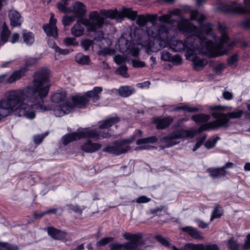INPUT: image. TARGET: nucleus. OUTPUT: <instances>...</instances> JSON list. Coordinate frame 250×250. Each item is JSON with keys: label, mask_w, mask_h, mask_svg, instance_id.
<instances>
[{"label": "nucleus", "mask_w": 250, "mask_h": 250, "mask_svg": "<svg viewBox=\"0 0 250 250\" xmlns=\"http://www.w3.org/2000/svg\"><path fill=\"white\" fill-rule=\"evenodd\" d=\"M40 59L37 58H29L25 60L26 67L36 64Z\"/></svg>", "instance_id": "obj_44"}, {"label": "nucleus", "mask_w": 250, "mask_h": 250, "mask_svg": "<svg viewBox=\"0 0 250 250\" xmlns=\"http://www.w3.org/2000/svg\"><path fill=\"white\" fill-rule=\"evenodd\" d=\"M55 50L56 52L62 55H66L69 53V51L68 49H63L57 46H55L54 47Z\"/></svg>", "instance_id": "obj_58"}, {"label": "nucleus", "mask_w": 250, "mask_h": 250, "mask_svg": "<svg viewBox=\"0 0 250 250\" xmlns=\"http://www.w3.org/2000/svg\"><path fill=\"white\" fill-rule=\"evenodd\" d=\"M222 214L219 212L218 208H215L213 210L212 215L210 218V221H212L215 218H218L221 217Z\"/></svg>", "instance_id": "obj_53"}, {"label": "nucleus", "mask_w": 250, "mask_h": 250, "mask_svg": "<svg viewBox=\"0 0 250 250\" xmlns=\"http://www.w3.org/2000/svg\"><path fill=\"white\" fill-rule=\"evenodd\" d=\"M132 64L135 67H143L145 66V62L135 60H132Z\"/></svg>", "instance_id": "obj_59"}, {"label": "nucleus", "mask_w": 250, "mask_h": 250, "mask_svg": "<svg viewBox=\"0 0 250 250\" xmlns=\"http://www.w3.org/2000/svg\"><path fill=\"white\" fill-rule=\"evenodd\" d=\"M207 171L209 173V176L214 179L224 177L227 173L226 170L222 167L209 168L207 169Z\"/></svg>", "instance_id": "obj_23"}, {"label": "nucleus", "mask_w": 250, "mask_h": 250, "mask_svg": "<svg viewBox=\"0 0 250 250\" xmlns=\"http://www.w3.org/2000/svg\"><path fill=\"white\" fill-rule=\"evenodd\" d=\"M182 229L183 231L187 232L191 237L195 239L200 240L203 239L201 234L196 229L191 227H186L183 228Z\"/></svg>", "instance_id": "obj_26"}, {"label": "nucleus", "mask_w": 250, "mask_h": 250, "mask_svg": "<svg viewBox=\"0 0 250 250\" xmlns=\"http://www.w3.org/2000/svg\"><path fill=\"white\" fill-rule=\"evenodd\" d=\"M10 34V31L8 30L6 25L4 23L2 26V30L0 34L1 41L2 42V44L5 43L8 41Z\"/></svg>", "instance_id": "obj_34"}, {"label": "nucleus", "mask_w": 250, "mask_h": 250, "mask_svg": "<svg viewBox=\"0 0 250 250\" xmlns=\"http://www.w3.org/2000/svg\"><path fill=\"white\" fill-rule=\"evenodd\" d=\"M71 111V106H69V103L66 102L65 104L57 106L54 109L53 112L56 117H62L68 114Z\"/></svg>", "instance_id": "obj_19"}, {"label": "nucleus", "mask_w": 250, "mask_h": 250, "mask_svg": "<svg viewBox=\"0 0 250 250\" xmlns=\"http://www.w3.org/2000/svg\"><path fill=\"white\" fill-rule=\"evenodd\" d=\"M50 70L42 68L34 74L32 85L5 92L0 101V120L10 111L19 117L32 120L36 117V108L42 111L51 110V107L42 104L50 88Z\"/></svg>", "instance_id": "obj_1"}, {"label": "nucleus", "mask_w": 250, "mask_h": 250, "mask_svg": "<svg viewBox=\"0 0 250 250\" xmlns=\"http://www.w3.org/2000/svg\"><path fill=\"white\" fill-rule=\"evenodd\" d=\"M48 135V133L46 132L43 134L37 135L34 136V142L37 144L39 145L41 143L43 140L44 138Z\"/></svg>", "instance_id": "obj_45"}, {"label": "nucleus", "mask_w": 250, "mask_h": 250, "mask_svg": "<svg viewBox=\"0 0 250 250\" xmlns=\"http://www.w3.org/2000/svg\"><path fill=\"white\" fill-rule=\"evenodd\" d=\"M172 57V55L167 51H163L162 53L161 58L164 61L170 62Z\"/></svg>", "instance_id": "obj_48"}, {"label": "nucleus", "mask_w": 250, "mask_h": 250, "mask_svg": "<svg viewBox=\"0 0 250 250\" xmlns=\"http://www.w3.org/2000/svg\"><path fill=\"white\" fill-rule=\"evenodd\" d=\"M242 26L246 28H250V19H247L242 23Z\"/></svg>", "instance_id": "obj_64"}, {"label": "nucleus", "mask_w": 250, "mask_h": 250, "mask_svg": "<svg viewBox=\"0 0 250 250\" xmlns=\"http://www.w3.org/2000/svg\"><path fill=\"white\" fill-rule=\"evenodd\" d=\"M66 94L65 92H57L53 94L51 96V101L53 103H59L65 100Z\"/></svg>", "instance_id": "obj_29"}, {"label": "nucleus", "mask_w": 250, "mask_h": 250, "mask_svg": "<svg viewBox=\"0 0 250 250\" xmlns=\"http://www.w3.org/2000/svg\"><path fill=\"white\" fill-rule=\"evenodd\" d=\"M76 62L80 64L89 65L90 59L88 56L84 55L82 53H78L75 56Z\"/></svg>", "instance_id": "obj_30"}, {"label": "nucleus", "mask_w": 250, "mask_h": 250, "mask_svg": "<svg viewBox=\"0 0 250 250\" xmlns=\"http://www.w3.org/2000/svg\"><path fill=\"white\" fill-rule=\"evenodd\" d=\"M190 18L192 20H196L198 22H202L205 19V16L197 10H191L190 11Z\"/></svg>", "instance_id": "obj_36"}, {"label": "nucleus", "mask_w": 250, "mask_h": 250, "mask_svg": "<svg viewBox=\"0 0 250 250\" xmlns=\"http://www.w3.org/2000/svg\"><path fill=\"white\" fill-rule=\"evenodd\" d=\"M238 61V56L237 54H234L231 57H229L227 62L229 65H232L234 64Z\"/></svg>", "instance_id": "obj_49"}, {"label": "nucleus", "mask_w": 250, "mask_h": 250, "mask_svg": "<svg viewBox=\"0 0 250 250\" xmlns=\"http://www.w3.org/2000/svg\"><path fill=\"white\" fill-rule=\"evenodd\" d=\"M172 62L175 65H180L182 63V60L181 57L179 55L172 56L171 60L170 61Z\"/></svg>", "instance_id": "obj_51"}, {"label": "nucleus", "mask_w": 250, "mask_h": 250, "mask_svg": "<svg viewBox=\"0 0 250 250\" xmlns=\"http://www.w3.org/2000/svg\"><path fill=\"white\" fill-rule=\"evenodd\" d=\"M22 38L23 42L27 45H30L34 42V35L31 32H23Z\"/></svg>", "instance_id": "obj_33"}, {"label": "nucleus", "mask_w": 250, "mask_h": 250, "mask_svg": "<svg viewBox=\"0 0 250 250\" xmlns=\"http://www.w3.org/2000/svg\"><path fill=\"white\" fill-rule=\"evenodd\" d=\"M111 134L108 132H102L96 130L86 129L81 132H76L71 134H67L62 138L63 144L67 145L69 143L79 140L81 138H87L95 139L96 140L101 138H106L110 137Z\"/></svg>", "instance_id": "obj_7"}, {"label": "nucleus", "mask_w": 250, "mask_h": 250, "mask_svg": "<svg viewBox=\"0 0 250 250\" xmlns=\"http://www.w3.org/2000/svg\"><path fill=\"white\" fill-rule=\"evenodd\" d=\"M120 121V119L117 116L108 118L100 122L99 128L100 129L107 128Z\"/></svg>", "instance_id": "obj_24"}, {"label": "nucleus", "mask_w": 250, "mask_h": 250, "mask_svg": "<svg viewBox=\"0 0 250 250\" xmlns=\"http://www.w3.org/2000/svg\"><path fill=\"white\" fill-rule=\"evenodd\" d=\"M134 91V88L128 86H121L118 89L119 95L123 97H127L130 96Z\"/></svg>", "instance_id": "obj_31"}, {"label": "nucleus", "mask_w": 250, "mask_h": 250, "mask_svg": "<svg viewBox=\"0 0 250 250\" xmlns=\"http://www.w3.org/2000/svg\"><path fill=\"white\" fill-rule=\"evenodd\" d=\"M127 67L125 65L121 66L119 69L116 70V73L122 75L125 78L127 77L126 74Z\"/></svg>", "instance_id": "obj_46"}, {"label": "nucleus", "mask_w": 250, "mask_h": 250, "mask_svg": "<svg viewBox=\"0 0 250 250\" xmlns=\"http://www.w3.org/2000/svg\"><path fill=\"white\" fill-rule=\"evenodd\" d=\"M92 44V42L89 40H85L81 42V45L84 50H88Z\"/></svg>", "instance_id": "obj_50"}, {"label": "nucleus", "mask_w": 250, "mask_h": 250, "mask_svg": "<svg viewBox=\"0 0 250 250\" xmlns=\"http://www.w3.org/2000/svg\"><path fill=\"white\" fill-rule=\"evenodd\" d=\"M133 140L134 137H131L128 139H125L115 141L111 145L106 146L103 149V151L115 155H119L125 153L130 149L129 144L132 142Z\"/></svg>", "instance_id": "obj_10"}, {"label": "nucleus", "mask_w": 250, "mask_h": 250, "mask_svg": "<svg viewBox=\"0 0 250 250\" xmlns=\"http://www.w3.org/2000/svg\"><path fill=\"white\" fill-rule=\"evenodd\" d=\"M193 62V68L196 71L202 70L208 63V61L204 59H200L197 56H194V52L193 55H191L189 59Z\"/></svg>", "instance_id": "obj_17"}, {"label": "nucleus", "mask_w": 250, "mask_h": 250, "mask_svg": "<svg viewBox=\"0 0 250 250\" xmlns=\"http://www.w3.org/2000/svg\"><path fill=\"white\" fill-rule=\"evenodd\" d=\"M113 238L112 237H104L102 238L97 243L98 246H103L106 245L110 242L113 241Z\"/></svg>", "instance_id": "obj_47"}, {"label": "nucleus", "mask_w": 250, "mask_h": 250, "mask_svg": "<svg viewBox=\"0 0 250 250\" xmlns=\"http://www.w3.org/2000/svg\"><path fill=\"white\" fill-rule=\"evenodd\" d=\"M218 29L222 34L219 42H218L217 37L212 33V25L209 23L202 24L198 29L202 34L203 40L208 43V46L211 48L208 54L212 57L224 55L233 47L234 42H229V37L225 33L226 27L219 23Z\"/></svg>", "instance_id": "obj_4"}, {"label": "nucleus", "mask_w": 250, "mask_h": 250, "mask_svg": "<svg viewBox=\"0 0 250 250\" xmlns=\"http://www.w3.org/2000/svg\"><path fill=\"white\" fill-rule=\"evenodd\" d=\"M114 59L115 62L118 64H122L125 61L124 57L120 55H116Z\"/></svg>", "instance_id": "obj_60"}, {"label": "nucleus", "mask_w": 250, "mask_h": 250, "mask_svg": "<svg viewBox=\"0 0 250 250\" xmlns=\"http://www.w3.org/2000/svg\"><path fill=\"white\" fill-rule=\"evenodd\" d=\"M217 9L224 13L229 14L240 13L244 11L241 4H237L233 1L222 3L219 4Z\"/></svg>", "instance_id": "obj_11"}, {"label": "nucleus", "mask_w": 250, "mask_h": 250, "mask_svg": "<svg viewBox=\"0 0 250 250\" xmlns=\"http://www.w3.org/2000/svg\"><path fill=\"white\" fill-rule=\"evenodd\" d=\"M150 201V199L147 197L146 196L142 195L139 197L136 200L137 203H146Z\"/></svg>", "instance_id": "obj_52"}, {"label": "nucleus", "mask_w": 250, "mask_h": 250, "mask_svg": "<svg viewBox=\"0 0 250 250\" xmlns=\"http://www.w3.org/2000/svg\"><path fill=\"white\" fill-rule=\"evenodd\" d=\"M147 22L152 23L146 30V33L149 39L143 40L141 39V43L142 45L151 48L154 45L153 42L150 41V38L165 41L168 39L170 28L164 24H157L156 21L158 20L157 14H146Z\"/></svg>", "instance_id": "obj_6"}, {"label": "nucleus", "mask_w": 250, "mask_h": 250, "mask_svg": "<svg viewBox=\"0 0 250 250\" xmlns=\"http://www.w3.org/2000/svg\"><path fill=\"white\" fill-rule=\"evenodd\" d=\"M157 141V139L156 137L153 136L146 138L139 139L137 141L136 144L138 145H140L147 143H154Z\"/></svg>", "instance_id": "obj_37"}, {"label": "nucleus", "mask_w": 250, "mask_h": 250, "mask_svg": "<svg viewBox=\"0 0 250 250\" xmlns=\"http://www.w3.org/2000/svg\"><path fill=\"white\" fill-rule=\"evenodd\" d=\"M69 103V106H71V110L74 107L82 108L86 106L88 103V100L85 95L83 96H73L71 101H67Z\"/></svg>", "instance_id": "obj_13"}, {"label": "nucleus", "mask_w": 250, "mask_h": 250, "mask_svg": "<svg viewBox=\"0 0 250 250\" xmlns=\"http://www.w3.org/2000/svg\"><path fill=\"white\" fill-rule=\"evenodd\" d=\"M27 71V68L26 67H22L19 70L15 71L7 79V83H12L20 80L24 75Z\"/></svg>", "instance_id": "obj_20"}, {"label": "nucleus", "mask_w": 250, "mask_h": 250, "mask_svg": "<svg viewBox=\"0 0 250 250\" xmlns=\"http://www.w3.org/2000/svg\"><path fill=\"white\" fill-rule=\"evenodd\" d=\"M0 247L3 248L6 250H18L19 248L17 246L11 245L10 244L0 242Z\"/></svg>", "instance_id": "obj_41"}, {"label": "nucleus", "mask_w": 250, "mask_h": 250, "mask_svg": "<svg viewBox=\"0 0 250 250\" xmlns=\"http://www.w3.org/2000/svg\"><path fill=\"white\" fill-rule=\"evenodd\" d=\"M77 17L74 16H64L62 20V23L64 26H68L71 24L72 22L74 21Z\"/></svg>", "instance_id": "obj_40"}, {"label": "nucleus", "mask_w": 250, "mask_h": 250, "mask_svg": "<svg viewBox=\"0 0 250 250\" xmlns=\"http://www.w3.org/2000/svg\"><path fill=\"white\" fill-rule=\"evenodd\" d=\"M183 110L185 111H187L188 112H196L199 111H203V109L201 105H198L196 107H191L189 105H184V106H180L175 107L173 110Z\"/></svg>", "instance_id": "obj_28"}, {"label": "nucleus", "mask_w": 250, "mask_h": 250, "mask_svg": "<svg viewBox=\"0 0 250 250\" xmlns=\"http://www.w3.org/2000/svg\"><path fill=\"white\" fill-rule=\"evenodd\" d=\"M155 238L162 245L165 246L169 245V243L167 241V240L163 236H162L161 235H157L156 236Z\"/></svg>", "instance_id": "obj_54"}, {"label": "nucleus", "mask_w": 250, "mask_h": 250, "mask_svg": "<svg viewBox=\"0 0 250 250\" xmlns=\"http://www.w3.org/2000/svg\"><path fill=\"white\" fill-rule=\"evenodd\" d=\"M194 132L192 130L184 129L179 128L173 131L171 134L167 136L162 137L161 140L166 143L165 146H160L162 149L169 147L178 144L174 140L179 139H183L187 137L192 138L194 136Z\"/></svg>", "instance_id": "obj_9"}, {"label": "nucleus", "mask_w": 250, "mask_h": 250, "mask_svg": "<svg viewBox=\"0 0 250 250\" xmlns=\"http://www.w3.org/2000/svg\"><path fill=\"white\" fill-rule=\"evenodd\" d=\"M178 29L189 36L184 41L174 40L171 43V48L176 52L186 51V57L189 59L196 50L204 54H208L211 50L207 42L203 40L202 34L198 27L193 25L188 19H182L177 25Z\"/></svg>", "instance_id": "obj_3"}, {"label": "nucleus", "mask_w": 250, "mask_h": 250, "mask_svg": "<svg viewBox=\"0 0 250 250\" xmlns=\"http://www.w3.org/2000/svg\"><path fill=\"white\" fill-rule=\"evenodd\" d=\"M114 50L111 49L107 47L104 48L101 50V54L103 55L106 56L107 55H112L114 53Z\"/></svg>", "instance_id": "obj_57"}, {"label": "nucleus", "mask_w": 250, "mask_h": 250, "mask_svg": "<svg viewBox=\"0 0 250 250\" xmlns=\"http://www.w3.org/2000/svg\"><path fill=\"white\" fill-rule=\"evenodd\" d=\"M19 34L17 33H15L12 36L11 42L12 43H14L19 40Z\"/></svg>", "instance_id": "obj_63"}, {"label": "nucleus", "mask_w": 250, "mask_h": 250, "mask_svg": "<svg viewBox=\"0 0 250 250\" xmlns=\"http://www.w3.org/2000/svg\"><path fill=\"white\" fill-rule=\"evenodd\" d=\"M56 19L54 18V14H51L49 23L43 26V29L48 36L57 37L58 30L56 26Z\"/></svg>", "instance_id": "obj_12"}, {"label": "nucleus", "mask_w": 250, "mask_h": 250, "mask_svg": "<svg viewBox=\"0 0 250 250\" xmlns=\"http://www.w3.org/2000/svg\"><path fill=\"white\" fill-rule=\"evenodd\" d=\"M173 121V118L170 117L164 118H157L154 119L153 123L156 125L157 129H163L168 126Z\"/></svg>", "instance_id": "obj_21"}, {"label": "nucleus", "mask_w": 250, "mask_h": 250, "mask_svg": "<svg viewBox=\"0 0 250 250\" xmlns=\"http://www.w3.org/2000/svg\"><path fill=\"white\" fill-rule=\"evenodd\" d=\"M203 244H187L185 245V247L190 250H203L204 248Z\"/></svg>", "instance_id": "obj_42"}, {"label": "nucleus", "mask_w": 250, "mask_h": 250, "mask_svg": "<svg viewBox=\"0 0 250 250\" xmlns=\"http://www.w3.org/2000/svg\"><path fill=\"white\" fill-rule=\"evenodd\" d=\"M223 96L224 98L227 100H230L232 99L233 98V94L229 91H224L223 93Z\"/></svg>", "instance_id": "obj_62"}, {"label": "nucleus", "mask_w": 250, "mask_h": 250, "mask_svg": "<svg viewBox=\"0 0 250 250\" xmlns=\"http://www.w3.org/2000/svg\"><path fill=\"white\" fill-rule=\"evenodd\" d=\"M226 67V64L224 63H220L215 67V70L216 74H220L223 70Z\"/></svg>", "instance_id": "obj_55"}, {"label": "nucleus", "mask_w": 250, "mask_h": 250, "mask_svg": "<svg viewBox=\"0 0 250 250\" xmlns=\"http://www.w3.org/2000/svg\"><path fill=\"white\" fill-rule=\"evenodd\" d=\"M10 25L13 27L20 26L22 23L21 17L20 13L14 10L9 12Z\"/></svg>", "instance_id": "obj_16"}, {"label": "nucleus", "mask_w": 250, "mask_h": 250, "mask_svg": "<svg viewBox=\"0 0 250 250\" xmlns=\"http://www.w3.org/2000/svg\"><path fill=\"white\" fill-rule=\"evenodd\" d=\"M228 245L229 250H238L239 244L235 241L233 238H230L228 242Z\"/></svg>", "instance_id": "obj_39"}, {"label": "nucleus", "mask_w": 250, "mask_h": 250, "mask_svg": "<svg viewBox=\"0 0 250 250\" xmlns=\"http://www.w3.org/2000/svg\"><path fill=\"white\" fill-rule=\"evenodd\" d=\"M137 17V11H132L129 8H123L120 12L117 9L108 10L102 9L100 12L93 11L89 13L87 19L82 20V23L78 21L71 28V31L73 35L78 37L81 36L84 32V29L82 24L85 26L88 32H96L105 24H107L106 18L116 19L117 21L120 22L125 17L133 21Z\"/></svg>", "instance_id": "obj_2"}, {"label": "nucleus", "mask_w": 250, "mask_h": 250, "mask_svg": "<svg viewBox=\"0 0 250 250\" xmlns=\"http://www.w3.org/2000/svg\"><path fill=\"white\" fill-rule=\"evenodd\" d=\"M191 119L197 123H205L210 119V115L205 114H199L193 115Z\"/></svg>", "instance_id": "obj_32"}, {"label": "nucleus", "mask_w": 250, "mask_h": 250, "mask_svg": "<svg viewBox=\"0 0 250 250\" xmlns=\"http://www.w3.org/2000/svg\"><path fill=\"white\" fill-rule=\"evenodd\" d=\"M123 237L129 241L124 244H111L110 250H141V246L143 243L141 234L125 232L123 234Z\"/></svg>", "instance_id": "obj_8"}, {"label": "nucleus", "mask_w": 250, "mask_h": 250, "mask_svg": "<svg viewBox=\"0 0 250 250\" xmlns=\"http://www.w3.org/2000/svg\"><path fill=\"white\" fill-rule=\"evenodd\" d=\"M147 23L146 15H140L137 17L136 23L140 27L145 26Z\"/></svg>", "instance_id": "obj_38"}, {"label": "nucleus", "mask_w": 250, "mask_h": 250, "mask_svg": "<svg viewBox=\"0 0 250 250\" xmlns=\"http://www.w3.org/2000/svg\"><path fill=\"white\" fill-rule=\"evenodd\" d=\"M220 139L219 137L216 136L212 140H209L207 141L206 143L205 144V146L208 148L209 149L213 147H214L217 142Z\"/></svg>", "instance_id": "obj_43"}, {"label": "nucleus", "mask_w": 250, "mask_h": 250, "mask_svg": "<svg viewBox=\"0 0 250 250\" xmlns=\"http://www.w3.org/2000/svg\"><path fill=\"white\" fill-rule=\"evenodd\" d=\"M70 0H62L57 3L58 9L63 13H71L72 9L68 7L69 1Z\"/></svg>", "instance_id": "obj_27"}, {"label": "nucleus", "mask_w": 250, "mask_h": 250, "mask_svg": "<svg viewBox=\"0 0 250 250\" xmlns=\"http://www.w3.org/2000/svg\"><path fill=\"white\" fill-rule=\"evenodd\" d=\"M208 109L210 110H216L211 114V115L216 120L201 125L199 128V132L209 129H214L221 126L228 127L229 126L228 122L230 119L240 118L244 113L242 110L238 109L227 114L222 113L219 112L222 109L221 106H208Z\"/></svg>", "instance_id": "obj_5"}, {"label": "nucleus", "mask_w": 250, "mask_h": 250, "mask_svg": "<svg viewBox=\"0 0 250 250\" xmlns=\"http://www.w3.org/2000/svg\"><path fill=\"white\" fill-rule=\"evenodd\" d=\"M47 232L51 237L56 240H62L66 236V234L64 231L56 229L53 227L48 228Z\"/></svg>", "instance_id": "obj_22"}, {"label": "nucleus", "mask_w": 250, "mask_h": 250, "mask_svg": "<svg viewBox=\"0 0 250 250\" xmlns=\"http://www.w3.org/2000/svg\"><path fill=\"white\" fill-rule=\"evenodd\" d=\"M102 91V87H95L92 90L87 91L84 95L86 98L88 99V102L91 101L94 103L100 99Z\"/></svg>", "instance_id": "obj_15"}, {"label": "nucleus", "mask_w": 250, "mask_h": 250, "mask_svg": "<svg viewBox=\"0 0 250 250\" xmlns=\"http://www.w3.org/2000/svg\"><path fill=\"white\" fill-rule=\"evenodd\" d=\"M75 39L73 38H66L64 39V42L66 45H75L78 44V43L74 42Z\"/></svg>", "instance_id": "obj_56"}, {"label": "nucleus", "mask_w": 250, "mask_h": 250, "mask_svg": "<svg viewBox=\"0 0 250 250\" xmlns=\"http://www.w3.org/2000/svg\"><path fill=\"white\" fill-rule=\"evenodd\" d=\"M179 10L178 9L169 11L168 14H165L161 16H159L158 20L161 22H165L167 23H173L174 21L171 19L172 15H178L179 14Z\"/></svg>", "instance_id": "obj_25"}, {"label": "nucleus", "mask_w": 250, "mask_h": 250, "mask_svg": "<svg viewBox=\"0 0 250 250\" xmlns=\"http://www.w3.org/2000/svg\"><path fill=\"white\" fill-rule=\"evenodd\" d=\"M101 147V144L93 143L89 140L81 145V149L86 153H93L100 149Z\"/></svg>", "instance_id": "obj_14"}, {"label": "nucleus", "mask_w": 250, "mask_h": 250, "mask_svg": "<svg viewBox=\"0 0 250 250\" xmlns=\"http://www.w3.org/2000/svg\"><path fill=\"white\" fill-rule=\"evenodd\" d=\"M203 250H219V249L216 245H207L204 246Z\"/></svg>", "instance_id": "obj_61"}, {"label": "nucleus", "mask_w": 250, "mask_h": 250, "mask_svg": "<svg viewBox=\"0 0 250 250\" xmlns=\"http://www.w3.org/2000/svg\"><path fill=\"white\" fill-rule=\"evenodd\" d=\"M67 207L69 210L72 211L79 215H82L83 211L85 208V206L81 207L77 204H69L67 205Z\"/></svg>", "instance_id": "obj_35"}, {"label": "nucleus", "mask_w": 250, "mask_h": 250, "mask_svg": "<svg viewBox=\"0 0 250 250\" xmlns=\"http://www.w3.org/2000/svg\"><path fill=\"white\" fill-rule=\"evenodd\" d=\"M73 9L71 13H73L77 18H82L85 14L86 9L84 5L79 1L75 2L72 4Z\"/></svg>", "instance_id": "obj_18"}]
</instances>
